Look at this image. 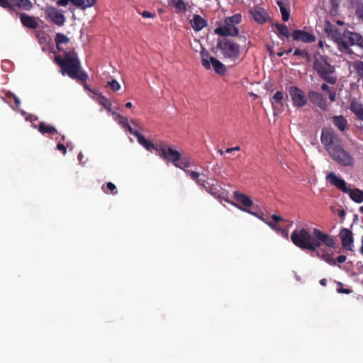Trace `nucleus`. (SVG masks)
<instances>
[{
  "mask_svg": "<svg viewBox=\"0 0 363 363\" xmlns=\"http://www.w3.org/2000/svg\"><path fill=\"white\" fill-rule=\"evenodd\" d=\"M291 240L296 247L303 250L315 251L321 243L329 247L335 245L333 238L318 228L313 229V234L306 228L295 229L291 234Z\"/></svg>",
  "mask_w": 363,
  "mask_h": 363,
  "instance_id": "nucleus-1",
  "label": "nucleus"
},
{
  "mask_svg": "<svg viewBox=\"0 0 363 363\" xmlns=\"http://www.w3.org/2000/svg\"><path fill=\"white\" fill-rule=\"evenodd\" d=\"M54 62L60 67L62 75L67 74L70 78L82 82L88 79V74L82 69L80 60L74 50L65 52L64 57L55 56Z\"/></svg>",
  "mask_w": 363,
  "mask_h": 363,
  "instance_id": "nucleus-2",
  "label": "nucleus"
},
{
  "mask_svg": "<svg viewBox=\"0 0 363 363\" xmlns=\"http://www.w3.org/2000/svg\"><path fill=\"white\" fill-rule=\"evenodd\" d=\"M313 69L318 75L325 82L330 84H335L337 82V77L333 76L335 67L328 62V57L323 55H319L315 59L313 62Z\"/></svg>",
  "mask_w": 363,
  "mask_h": 363,
  "instance_id": "nucleus-3",
  "label": "nucleus"
},
{
  "mask_svg": "<svg viewBox=\"0 0 363 363\" xmlns=\"http://www.w3.org/2000/svg\"><path fill=\"white\" fill-rule=\"evenodd\" d=\"M326 180L343 193L349 194L350 199L354 202L359 203L363 202V191L348 188L345 181L338 177L334 172L328 174Z\"/></svg>",
  "mask_w": 363,
  "mask_h": 363,
  "instance_id": "nucleus-4",
  "label": "nucleus"
},
{
  "mask_svg": "<svg viewBox=\"0 0 363 363\" xmlns=\"http://www.w3.org/2000/svg\"><path fill=\"white\" fill-rule=\"evenodd\" d=\"M325 32L332 40L336 43L339 51L344 54L352 55L354 53L352 48H349L342 40L343 33H342L335 25L329 21H326L325 24Z\"/></svg>",
  "mask_w": 363,
  "mask_h": 363,
  "instance_id": "nucleus-5",
  "label": "nucleus"
},
{
  "mask_svg": "<svg viewBox=\"0 0 363 363\" xmlns=\"http://www.w3.org/2000/svg\"><path fill=\"white\" fill-rule=\"evenodd\" d=\"M320 141L328 154L342 145L341 139L331 128H322Z\"/></svg>",
  "mask_w": 363,
  "mask_h": 363,
  "instance_id": "nucleus-6",
  "label": "nucleus"
},
{
  "mask_svg": "<svg viewBox=\"0 0 363 363\" xmlns=\"http://www.w3.org/2000/svg\"><path fill=\"white\" fill-rule=\"evenodd\" d=\"M217 47L225 58L235 60L240 55L239 45L230 39L223 38L219 40Z\"/></svg>",
  "mask_w": 363,
  "mask_h": 363,
  "instance_id": "nucleus-7",
  "label": "nucleus"
},
{
  "mask_svg": "<svg viewBox=\"0 0 363 363\" xmlns=\"http://www.w3.org/2000/svg\"><path fill=\"white\" fill-rule=\"evenodd\" d=\"M201 65L205 69H210L212 67L215 72L219 75H223L225 73V66L216 57L211 56L206 50L201 52Z\"/></svg>",
  "mask_w": 363,
  "mask_h": 363,
  "instance_id": "nucleus-8",
  "label": "nucleus"
},
{
  "mask_svg": "<svg viewBox=\"0 0 363 363\" xmlns=\"http://www.w3.org/2000/svg\"><path fill=\"white\" fill-rule=\"evenodd\" d=\"M329 155L337 164L342 167H353L355 163L354 158L343 148L342 145L331 152Z\"/></svg>",
  "mask_w": 363,
  "mask_h": 363,
  "instance_id": "nucleus-9",
  "label": "nucleus"
},
{
  "mask_svg": "<svg viewBox=\"0 0 363 363\" xmlns=\"http://www.w3.org/2000/svg\"><path fill=\"white\" fill-rule=\"evenodd\" d=\"M160 152V156L162 158L172 163L174 166H177V162L182 159V154L179 152L165 143H161Z\"/></svg>",
  "mask_w": 363,
  "mask_h": 363,
  "instance_id": "nucleus-10",
  "label": "nucleus"
},
{
  "mask_svg": "<svg viewBox=\"0 0 363 363\" xmlns=\"http://www.w3.org/2000/svg\"><path fill=\"white\" fill-rule=\"evenodd\" d=\"M289 94L291 99L294 106L301 108L308 103L305 92L296 86H291L288 88Z\"/></svg>",
  "mask_w": 363,
  "mask_h": 363,
  "instance_id": "nucleus-11",
  "label": "nucleus"
},
{
  "mask_svg": "<svg viewBox=\"0 0 363 363\" xmlns=\"http://www.w3.org/2000/svg\"><path fill=\"white\" fill-rule=\"evenodd\" d=\"M214 33L220 36H237L239 34V30L237 26H234L224 19L223 26L216 28Z\"/></svg>",
  "mask_w": 363,
  "mask_h": 363,
  "instance_id": "nucleus-12",
  "label": "nucleus"
},
{
  "mask_svg": "<svg viewBox=\"0 0 363 363\" xmlns=\"http://www.w3.org/2000/svg\"><path fill=\"white\" fill-rule=\"evenodd\" d=\"M310 101L318 107L320 110L326 111L328 109V104L325 97L320 93L313 90H310L308 93Z\"/></svg>",
  "mask_w": 363,
  "mask_h": 363,
  "instance_id": "nucleus-13",
  "label": "nucleus"
},
{
  "mask_svg": "<svg viewBox=\"0 0 363 363\" xmlns=\"http://www.w3.org/2000/svg\"><path fill=\"white\" fill-rule=\"evenodd\" d=\"M342 247L350 251H353V233L347 228H342L339 234Z\"/></svg>",
  "mask_w": 363,
  "mask_h": 363,
  "instance_id": "nucleus-14",
  "label": "nucleus"
},
{
  "mask_svg": "<svg viewBox=\"0 0 363 363\" xmlns=\"http://www.w3.org/2000/svg\"><path fill=\"white\" fill-rule=\"evenodd\" d=\"M292 38L296 41H301L305 43H311L315 41V35L303 30H294L291 33Z\"/></svg>",
  "mask_w": 363,
  "mask_h": 363,
  "instance_id": "nucleus-15",
  "label": "nucleus"
},
{
  "mask_svg": "<svg viewBox=\"0 0 363 363\" xmlns=\"http://www.w3.org/2000/svg\"><path fill=\"white\" fill-rule=\"evenodd\" d=\"M46 16L55 24L61 26L65 21L64 15L54 7H49L45 11Z\"/></svg>",
  "mask_w": 363,
  "mask_h": 363,
  "instance_id": "nucleus-16",
  "label": "nucleus"
},
{
  "mask_svg": "<svg viewBox=\"0 0 363 363\" xmlns=\"http://www.w3.org/2000/svg\"><path fill=\"white\" fill-rule=\"evenodd\" d=\"M199 185L213 196H217L220 189L217 181L213 178H208L206 180L203 179Z\"/></svg>",
  "mask_w": 363,
  "mask_h": 363,
  "instance_id": "nucleus-17",
  "label": "nucleus"
},
{
  "mask_svg": "<svg viewBox=\"0 0 363 363\" xmlns=\"http://www.w3.org/2000/svg\"><path fill=\"white\" fill-rule=\"evenodd\" d=\"M19 17L22 25L28 28L36 29L39 26L38 18L31 16L26 13H19Z\"/></svg>",
  "mask_w": 363,
  "mask_h": 363,
  "instance_id": "nucleus-18",
  "label": "nucleus"
},
{
  "mask_svg": "<svg viewBox=\"0 0 363 363\" xmlns=\"http://www.w3.org/2000/svg\"><path fill=\"white\" fill-rule=\"evenodd\" d=\"M10 5L9 11H15V8L30 11L33 8V4L30 0H10Z\"/></svg>",
  "mask_w": 363,
  "mask_h": 363,
  "instance_id": "nucleus-19",
  "label": "nucleus"
},
{
  "mask_svg": "<svg viewBox=\"0 0 363 363\" xmlns=\"http://www.w3.org/2000/svg\"><path fill=\"white\" fill-rule=\"evenodd\" d=\"M350 110L357 119L363 121V104L353 99L350 103Z\"/></svg>",
  "mask_w": 363,
  "mask_h": 363,
  "instance_id": "nucleus-20",
  "label": "nucleus"
},
{
  "mask_svg": "<svg viewBox=\"0 0 363 363\" xmlns=\"http://www.w3.org/2000/svg\"><path fill=\"white\" fill-rule=\"evenodd\" d=\"M84 88L91 92V94H93V96H91L93 99H94L96 101H97L99 104L103 106L106 109H111V103L106 96H103L101 94H99L94 91L91 89L88 88L86 85L84 86Z\"/></svg>",
  "mask_w": 363,
  "mask_h": 363,
  "instance_id": "nucleus-21",
  "label": "nucleus"
},
{
  "mask_svg": "<svg viewBox=\"0 0 363 363\" xmlns=\"http://www.w3.org/2000/svg\"><path fill=\"white\" fill-rule=\"evenodd\" d=\"M253 19L259 24H264L267 21V14L262 8H255L250 11Z\"/></svg>",
  "mask_w": 363,
  "mask_h": 363,
  "instance_id": "nucleus-22",
  "label": "nucleus"
},
{
  "mask_svg": "<svg viewBox=\"0 0 363 363\" xmlns=\"http://www.w3.org/2000/svg\"><path fill=\"white\" fill-rule=\"evenodd\" d=\"M233 195H234V198L238 201L241 203L244 206H245V207H252V211L255 209L256 206L253 205V201L250 198V196H248L247 195H246V194H243L242 192L238 191H235L233 193Z\"/></svg>",
  "mask_w": 363,
  "mask_h": 363,
  "instance_id": "nucleus-23",
  "label": "nucleus"
},
{
  "mask_svg": "<svg viewBox=\"0 0 363 363\" xmlns=\"http://www.w3.org/2000/svg\"><path fill=\"white\" fill-rule=\"evenodd\" d=\"M191 24L194 30L199 31L207 26V21L200 15L196 14L191 20Z\"/></svg>",
  "mask_w": 363,
  "mask_h": 363,
  "instance_id": "nucleus-24",
  "label": "nucleus"
},
{
  "mask_svg": "<svg viewBox=\"0 0 363 363\" xmlns=\"http://www.w3.org/2000/svg\"><path fill=\"white\" fill-rule=\"evenodd\" d=\"M332 122L334 125L341 132L345 130L347 126V121L346 118L340 115L332 117Z\"/></svg>",
  "mask_w": 363,
  "mask_h": 363,
  "instance_id": "nucleus-25",
  "label": "nucleus"
},
{
  "mask_svg": "<svg viewBox=\"0 0 363 363\" xmlns=\"http://www.w3.org/2000/svg\"><path fill=\"white\" fill-rule=\"evenodd\" d=\"M38 130L43 135L49 134L54 135L57 133L56 128L45 122H40L38 124Z\"/></svg>",
  "mask_w": 363,
  "mask_h": 363,
  "instance_id": "nucleus-26",
  "label": "nucleus"
},
{
  "mask_svg": "<svg viewBox=\"0 0 363 363\" xmlns=\"http://www.w3.org/2000/svg\"><path fill=\"white\" fill-rule=\"evenodd\" d=\"M351 36L349 37V40L351 41V45H356L361 49H363V36L355 32L350 33Z\"/></svg>",
  "mask_w": 363,
  "mask_h": 363,
  "instance_id": "nucleus-27",
  "label": "nucleus"
},
{
  "mask_svg": "<svg viewBox=\"0 0 363 363\" xmlns=\"http://www.w3.org/2000/svg\"><path fill=\"white\" fill-rule=\"evenodd\" d=\"M350 67H352L353 72L356 73L357 77L363 79V62L361 60H355L350 64Z\"/></svg>",
  "mask_w": 363,
  "mask_h": 363,
  "instance_id": "nucleus-28",
  "label": "nucleus"
},
{
  "mask_svg": "<svg viewBox=\"0 0 363 363\" xmlns=\"http://www.w3.org/2000/svg\"><path fill=\"white\" fill-rule=\"evenodd\" d=\"M137 139L139 144L143 146L146 150H151L152 149H155L157 150V147H156L155 145L152 142L147 140L143 135L140 134V135H138V138Z\"/></svg>",
  "mask_w": 363,
  "mask_h": 363,
  "instance_id": "nucleus-29",
  "label": "nucleus"
},
{
  "mask_svg": "<svg viewBox=\"0 0 363 363\" xmlns=\"http://www.w3.org/2000/svg\"><path fill=\"white\" fill-rule=\"evenodd\" d=\"M55 41L58 50H62V48L60 47L61 44H67L69 42V38L65 35L61 33L56 34Z\"/></svg>",
  "mask_w": 363,
  "mask_h": 363,
  "instance_id": "nucleus-30",
  "label": "nucleus"
},
{
  "mask_svg": "<svg viewBox=\"0 0 363 363\" xmlns=\"http://www.w3.org/2000/svg\"><path fill=\"white\" fill-rule=\"evenodd\" d=\"M284 98V93L281 91H277L271 99V103L274 107L275 104H277V105H280L281 106H283Z\"/></svg>",
  "mask_w": 363,
  "mask_h": 363,
  "instance_id": "nucleus-31",
  "label": "nucleus"
},
{
  "mask_svg": "<svg viewBox=\"0 0 363 363\" xmlns=\"http://www.w3.org/2000/svg\"><path fill=\"white\" fill-rule=\"evenodd\" d=\"M276 28L277 29V33L279 38H281V36L287 38L289 37L290 33L289 31L288 27L285 24L277 23Z\"/></svg>",
  "mask_w": 363,
  "mask_h": 363,
  "instance_id": "nucleus-32",
  "label": "nucleus"
},
{
  "mask_svg": "<svg viewBox=\"0 0 363 363\" xmlns=\"http://www.w3.org/2000/svg\"><path fill=\"white\" fill-rule=\"evenodd\" d=\"M239 208L245 212H247L251 215H253V216L257 217L258 218H259L260 220H262L264 222L266 221L263 217V213H262L261 210L259 208L258 206H256L255 209L253 211H252L250 209H247L246 208H243V207H239Z\"/></svg>",
  "mask_w": 363,
  "mask_h": 363,
  "instance_id": "nucleus-33",
  "label": "nucleus"
},
{
  "mask_svg": "<svg viewBox=\"0 0 363 363\" xmlns=\"http://www.w3.org/2000/svg\"><path fill=\"white\" fill-rule=\"evenodd\" d=\"M75 6L82 9H86L92 6L96 0H76Z\"/></svg>",
  "mask_w": 363,
  "mask_h": 363,
  "instance_id": "nucleus-34",
  "label": "nucleus"
},
{
  "mask_svg": "<svg viewBox=\"0 0 363 363\" xmlns=\"http://www.w3.org/2000/svg\"><path fill=\"white\" fill-rule=\"evenodd\" d=\"M102 190L106 194H109V191L113 195H116L118 194L116 185L110 182L106 183V186L104 185L102 186Z\"/></svg>",
  "mask_w": 363,
  "mask_h": 363,
  "instance_id": "nucleus-35",
  "label": "nucleus"
},
{
  "mask_svg": "<svg viewBox=\"0 0 363 363\" xmlns=\"http://www.w3.org/2000/svg\"><path fill=\"white\" fill-rule=\"evenodd\" d=\"M355 15L357 19L363 23V1L357 3L355 6Z\"/></svg>",
  "mask_w": 363,
  "mask_h": 363,
  "instance_id": "nucleus-36",
  "label": "nucleus"
},
{
  "mask_svg": "<svg viewBox=\"0 0 363 363\" xmlns=\"http://www.w3.org/2000/svg\"><path fill=\"white\" fill-rule=\"evenodd\" d=\"M170 5L177 10L182 11L186 10V5L182 0H170Z\"/></svg>",
  "mask_w": 363,
  "mask_h": 363,
  "instance_id": "nucleus-37",
  "label": "nucleus"
},
{
  "mask_svg": "<svg viewBox=\"0 0 363 363\" xmlns=\"http://www.w3.org/2000/svg\"><path fill=\"white\" fill-rule=\"evenodd\" d=\"M225 19L227 20V22H229L234 26L239 24L242 20V16L240 13H236L230 17H226Z\"/></svg>",
  "mask_w": 363,
  "mask_h": 363,
  "instance_id": "nucleus-38",
  "label": "nucleus"
},
{
  "mask_svg": "<svg viewBox=\"0 0 363 363\" xmlns=\"http://www.w3.org/2000/svg\"><path fill=\"white\" fill-rule=\"evenodd\" d=\"M185 172L189 175L191 179L194 180L197 184H200L203 179L200 178V174L199 172L192 170H185Z\"/></svg>",
  "mask_w": 363,
  "mask_h": 363,
  "instance_id": "nucleus-39",
  "label": "nucleus"
},
{
  "mask_svg": "<svg viewBox=\"0 0 363 363\" xmlns=\"http://www.w3.org/2000/svg\"><path fill=\"white\" fill-rule=\"evenodd\" d=\"M294 55L299 56L302 59L306 60L308 62L310 61L311 57L308 52L305 50H301L299 48H296L294 52Z\"/></svg>",
  "mask_w": 363,
  "mask_h": 363,
  "instance_id": "nucleus-40",
  "label": "nucleus"
},
{
  "mask_svg": "<svg viewBox=\"0 0 363 363\" xmlns=\"http://www.w3.org/2000/svg\"><path fill=\"white\" fill-rule=\"evenodd\" d=\"M177 166H175L176 167L184 169V171L186 170V168H189L191 166L190 161L187 158L182 157L180 161L177 162Z\"/></svg>",
  "mask_w": 363,
  "mask_h": 363,
  "instance_id": "nucleus-41",
  "label": "nucleus"
},
{
  "mask_svg": "<svg viewBox=\"0 0 363 363\" xmlns=\"http://www.w3.org/2000/svg\"><path fill=\"white\" fill-rule=\"evenodd\" d=\"M350 33H352V31L346 29L343 31V35L342 36V40L349 48H351L352 46L351 41L349 40V37L351 36Z\"/></svg>",
  "mask_w": 363,
  "mask_h": 363,
  "instance_id": "nucleus-42",
  "label": "nucleus"
},
{
  "mask_svg": "<svg viewBox=\"0 0 363 363\" xmlns=\"http://www.w3.org/2000/svg\"><path fill=\"white\" fill-rule=\"evenodd\" d=\"M35 37L38 38L40 44H43L47 41V37L45 35L44 33L41 30H38L35 32Z\"/></svg>",
  "mask_w": 363,
  "mask_h": 363,
  "instance_id": "nucleus-43",
  "label": "nucleus"
},
{
  "mask_svg": "<svg viewBox=\"0 0 363 363\" xmlns=\"http://www.w3.org/2000/svg\"><path fill=\"white\" fill-rule=\"evenodd\" d=\"M281 18L284 21H288L290 17V13L286 7H281L280 9Z\"/></svg>",
  "mask_w": 363,
  "mask_h": 363,
  "instance_id": "nucleus-44",
  "label": "nucleus"
},
{
  "mask_svg": "<svg viewBox=\"0 0 363 363\" xmlns=\"http://www.w3.org/2000/svg\"><path fill=\"white\" fill-rule=\"evenodd\" d=\"M108 84L111 89L114 91H116L121 89V85L116 79H112L111 81L108 82Z\"/></svg>",
  "mask_w": 363,
  "mask_h": 363,
  "instance_id": "nucleus-45",
  "label": "nucleus"
},
{
  "mask_svg": "<svg viewBox=\"0 0 363 363\" xmlns=\"http://www.w3.org/2000/svg\"><path fill=\"white\" fill-rule=\"evenodd\" d=\"M6 97L8 98H12L14 101V104L16 105V106H19L20 104H21V100L19 99V98L16 95L14 94L13 93L11 92V91H9L7 94H6Z\"/></svg>",
  "mask_w": 363,
  "mask_h": 363,
  "instance_id": "nucleus-46",
  "label": "nucleus"
},
{
  "mask_svg": "<svg viewBox=\"0 0 363 363\" xmlns=\"http://www.w3.org/2000/svg\"><path fill=\"white\" fill-rule=\"evenodd\" d=\"M337 286H338V288H337L338 293L349 294L351 292V291L350 289H344L342 287L343 284L341 282H337Z\"/></svg>",
  "mask_w": 363,
  "mask_h": 363,
  "instance_id": "nucleus-47",
  "label": "nucleus"
},
{
  "mask_svg": "<svg viewBox=\"0 0 363 363\" xmlns=\"http://www.w3.org/2000/svg\"><path fill=\"white\" fill-rule=\"evenodd\" d=\"M118 117H119V118H120V121H119V123H120V124H121V125L124 128H126V126H128V124H129V123H128V118L124 117V116H121V115H118Z\"/></svg>",
  "mask_w": 363,
  "mask_h": 363,
  "instance_id": "nucleus-48",
  "label": "nucleus"
},
{
  "mask_svg": "<svg viewBox=\"0 0 363 363\" xmlns=\"http://www.w3.org/2000/svg\"><path fill=\"white\" fill-rule=\"evenodd\" d=\"M69 2H72L74 5H75V3L77 2L76 0H59L57 2V4L58 6H67Z\"/></svg>",
  "mask_w": 363,
  "mask_h": 363,
  "instance_id": "nucleus-49",
  "label": "nucleus"
},
{
  "mask_svg": "<svg viewBox=\"0 0 363 363\" xmlns=\"http://www.w3.org/2000/svg\"><path fill=\"white\" fill-rule=\"evenodd\" d=\"M0 6L9 10V8L11 7L10 0H0Z\"/></svg>",
  "mask_w": 363,
  "mask_h": 363,
  "instance_id": "nucleus-50",
  "label": "nucleus"
},
{
  "mask_svg": "<svg viewBox=\"0 0 363 363\" xmlns=\"http://www.w3.org/2000/svg\"><path fill=\"white\" fill-rule=\"evenodd\" d=\"M125 129L131 134V135H135L137 138H138V135H140V133L137 131V130H134L131 126L128 124V126H126Z\"/></svg>",
  "mask_w": 363,
  "mask_h": 363,
  "instance_id": "nucleus-51",
  "label": "nucleus"
},
{
  "mask_svg": "<svg viewBox=\"0 0 363 363\" xmlns=\"http://www.w3.org/2000/svg\"><path fill=\"white\" fill-rule=\"evenodd\" d=\"M142 16L147 18H152L155 16V14L154 13L150 12L148 11H144L141 13Z\"/></svg>",
  "mask_w": 363,
  "mask_h": 363,
  "instance_id": "nucleus-52",
  "label": "nucleus"
},
{
  "mask_svg": "<svg viewBox=\"0 0 363 363\" xmlns=\"http://www.w3.org/2000/svg\"><path fill=\"white\" fill-rule=\"evenodd\" d=\"M57 149L62 152V153L65 155L67 153V147L62 143H58L57 145Z\"/></svg>",
  "mask_w": 363,
  "mask_h": 363,
  "instance_id": "nucleus-53",
  "label": "nucleus"
},
{
  "mask_svg": "<svg viewBox=\"0 0 363 363\" xmlns=\"http://www.w3.org/2000/svg\"><path fill=\"white\" fill-rule=\"evenodd\" d=\"M265 223L273 230H276V231H279L281 230V228L277 226V224H275L274 223L272 222V221H265Z\"/></svg>",
  "mask_w": 363,
  "mask_h": 363,
  "instance_id": "nucleus-54",
  "label": "nucleus"
},
{
  "mask_svg": "<svg viewBox=\"0 0 363 363\" xmlns=\"http://www.w3.org/2000/svg\"><path fill=\"white\" fill-rule=\"evenodd\" d=\"M336 92L334 91H330L328 93L329 99L331 102H334L336 100Z\"/></svg>",
  "mask_w": 363,
  "mask_h": 363,
  "instance_id": "nucleus-55",
  "label": "nucleus"
},
{
  "mask_svg": "<svg viewBox=\"0 0 363 363\" xmlns=\"http://www.w3.org/2000/svg\"><path fill=\"white\" fill-rule=\"evenodd\" d=\"M347 259V257L345 255H339L337 257V262L340 264L344 263Z\"/></svg>",
  "mask_w": 363,
  "mask_h": 363,
  "instance_id": "nucleus-56",
  "label": "nucleus"
},
{
  "mask_svg": "<svg viewBox=\"0 0 363 363\" xmlns=\"http://www.w3.org/2000/svg\"><path fill=\"white\" fill-rule=\"evenodd\" d=\"M325 260L326 261L327 263H328L330 265L336 264L335 260L331 257H328L325 258Z\"/></svg>",
  "mask_w": 363,
  "mask_h": 363,
  "instance_id": "nucleus-57",
  "label": "nucleus"
},
{
  "mask_svg": "<svg viewBox=\"0 0 363 363\" xmlns=\"http://www.w3.org/2000/svg\"><path fill=\"white\" fill-rule=\"evenodd\" d=\"M337 215L342 219L345 218L346 214L345 211L344 209H337Z\"/></svg>",
  "mask_w": 363,
  "mask_h": 363,
  "instance_id": "nucleus-58",
  "label": "nucleus"
},
{
  "mask_svg": "<svg viewBox=\"0 0 363 363\" xmlns=\"http://www.w3.org/2000/svg\"><path fill=\"white\" fill-rule=\"evenodd\" d=\"M272 218L274 220V222H275V223H278L283 220V218L281 216L275 215V214L272 216Z\"/></svg>",
  "mask_w": 363,
  "mask_h": 363,
  "instance_id": "nucleus-59",
  "label": "nucleus"
},
{
  "mask_svg": "<svg viewBox=\"0 0 363 363\" xmlns=\"http://www.w3.org/2000/svg\"><path fill=\"white\" fill-rule=\"evenodd\" d=\"M321 89L323 91H325L327 92L328 94L329 93V91H330V89L329 87V86L326 84H323L321 85Z\"/></svg>",
  "mask_w": 363,
  "mask_h": 363,
  "instance_id": "nucleus-60",
  "label": "nucleus"
},
{
  "mask_svg": "<svg viewBox=\"0 0 363 363\" xmlns=\"http://www.w3.org/2000/svg\"><path fill=\"white\" fill-rule=\"evenodd\" d=\"M320 284L322 286H325L327 284V279H322L320 280Z\"/></svg>",
  "mask_w": 363,
  "mask_h": 363,
  "instance_id": "nucleus-61",
  "label": "nucleus"
},
{
  "mask_svg": "<svg viewBox=\"0 0 363 363\" xmlns=\"http://www.w3.org/2000/svg\"><path fill=\"white\" fill-rule=\"evenodd\" d=\"M277 5L279 6V9H281V7H285L284 4L281 1H277Z\"/></svg>",
  "mask_w": 363,
  "mask_h": 363,
  "instance_id": "nucleus-62",
  "label": "nucleus"
},
{
  "mask_svg": "<svg viewBox=\"0 0 363 363\" xmlns=\"http://www.w3.org/2000/svg\"><path fill=\"white\" fill-rule=\"evenodd\" d=\"M125 106L126 108H132L133 104H132L131 102H127Z\"/></svg>",
  "mask_w": 363,
  "mask_h": 363,
  "instance_id": "nucleus-63",
  "label": "nucleus"
},
{
  "mask_svg": "<svg viewBox=\"0 0 363 363\" xmlns=\"http://www.w3.org/2000/svg\"><path fill=\"white\" fill-rule=\"evenodd\" d=\"M225 152L226 153H232V152H233V147L227 148V149L225 150Z\"/></svg>",
  "mask_w": 363,
  "mask_h": 363,
  "instance_id": "nucleus-64",
  "label": "nucleus"
}]
</instances>
